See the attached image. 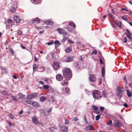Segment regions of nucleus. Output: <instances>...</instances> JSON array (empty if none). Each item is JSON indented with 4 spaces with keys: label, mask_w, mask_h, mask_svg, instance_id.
Returning <instances> with one entry per match:
<instances>
[{
    "label": "nucleus",
    "mask_w": 132,
    "mask_h": 132,
    "mask_svg": "<svg viewBox=\"0 0 132 132\" xmlns=\"http://www.w3.org/2000/svg\"><path fill=\"white\" fill-rule=\"evenodd\" d=\"M63 75L66 80H70L72 77V72L69 68H65L62 70Z\"/></svg>",
    "instance_id": "f257e3e1"
},
{
    "label": "nucleus",
    "mask_w": 132,
    "mask_h": 132,
    "mask_svg": "<svg viewBox=\"0 0 132 132\" xmlns=\"http://www.w3.org/2000/svg\"><path fill=\"white\" fill-rule=\"evenodd\" d=\"M101 92L98 90H95L92 92L93 97L95 99H98L101 98L102 96Z\"/></svg>",
    "instance_id": "f03ea898"
},
{
    "label": "nucleus",
    "mask_w": 132,
    "mask_h": 132,
    "mask_svg": "<svg viewBox=\"0 0 132 132\" xmlns=\"http://www.w3.org/2000/svg\"><path fill=\"white\" fill-rule=\"evenodd\" d=\"M114 126L118 128H120L122 125L121 122L118 120L116 119L114 120Z\"/></svg>",
    "instance_id": "7ed1b4c3"
},
{
    "label": "nucleus",
    "mask_w": 132,
    "mask_h": 132,
    "mask_svg": "<svg viewBox=\"0 0 132 132\" xmlns=\"http://www.w3.org/2000/svg\"><path fill=\"white\" fill-rule=\"evenodd\" d=\"M116 93L117 96L120 98L122 96L123 93L121 88L119 87L117 88Z\"/></svg>",
    "instance_id": "20e7f679"
},
{
    "label": "nucleus",
    "mask_w": 132,
    "mask_h": 132,
    "mask_svg": "<svg viewBox=\"0 0 132 132\" xmlns=\"http://www.w3.org/2000/svg\"><path fill=\"white\" fill-rule=\"evenodd\" d=\"M38 94L37 93L29 94L27 95V98L28 99H31L34 98L37 96Z\"/></svg>",
    "instance_id": "39448f33"
},
{
    "label": "nucleus",
    "mask_w": 132,
    "mask_h": 132,
    "mask_svg": "<svg viewBox=\"0 0 132 132\" xmlns=\"http://www.w3.org/2000/svg\"><path fill=\"white\" fill-rule=\"evenodd\" d=\"M53 69L54 70H57L60 67V65L58 62L54 61L53 63Z\"/></svg>",
    "instance_id": "423d86ee"
},
{
    "label": "nucleus",
    "mask_w": 132,
    "mask_h": 132,
    "mask_svg": "<svg viewBox=\"0 0 132 132\" xmlns=\"http://www.w3.org/2000/svg\"><path fill=\"white\" fill-rule=\"evenodd\" d=\"M96 77L93 74L91 75L89 77V80L91 82H94L96 80Z\"/></svg>",
    "instance_id": "0eeeda50"
},
{
    "label": "nucleus",
    "mask_w": 132,
    "mask_h": 132,
    "mask_svg": "<svg viewBox=\"0 0 132 132\" xmlns=\"http://www.w3.org/2000/svg\"><path fill=\"white\" fill-rule=\"evenodd\" d=\"M57 30L60 34H62L64 35H66L67 32L64 29L62 28H57Z\"/></svg>",
    "instance_id": "6e6552de"
},
{
    "label": "nucleus",
    "mask_w": 132,
    "mask_h": 132,
    "mask_svg": "<svg viewBox=\"0 0 132 132\" xmlns=\"http://www.w3.org/2000/svg\"><path fill=\"white\" fill-rule=\"evenodd\" d=\"M56 78L57 80L61 81L63 79V77L61 74H58L56 76Z\"/></svg>",
    "instance_id": "1a4fd4ad"
},
{
    "label": "nucleus",
    "mask_w": 132,
    "mask_h": 132,
    "mask_svg": "<svg viewBox=\"0 0 132 132\" xmlns=\"http://www.w3.org/2000/svg\"><path fill=\"white\" fill-rule=\"evenodd\" d=\"M61 130L62 132H68V129L66 126H62L61 127Z\"/></svg>",
    "instance_id": "9d476101"
},
{
    "label": "nucleus",
    "mask_w": 132,
    "mask_h": 132,
    "mask_svg": "<svg viewBox=\"0 0 132 132\" xmlns=\"http://www.w3.org/2000/svg\"><path fill=\"white\" fill-rule=\"evenodd\" d=\"M14 19L16 22L19 23L21 21L20 18L18 16H15L14 17Z\"/></svg>",
    "instance_id": "9b49d317"
},
{
    "label": "nucleus",
    "mask_w": 132,
    "mask_h": 132,
    "mask_svg": "<svg viewBox=\"0 0 132 132\" xmlns=\"http://www.w3.org/2000/svg\"><path fill=\"white\" fill-rule=\"evenodd\" d=\"M31 105H32L34 106L36 108H38L39 106V104L36 102L32 101Z\"/></svg>",
    "instance_id": "f8f14e48"
},
{
    "label": "nucleus",
    "mask_w": 132,
    "mask_h": 132,
    "mask_svg": "<svg viewBox=\"0 0 132 132\" xmlns=\"http://www.w3.org/2000/svg\"><path fill=\"white\" fill-rule=\"evenodd\" d=\"M33 122L36 124H38V122L37 118L35 116H34L32 118Z\"/></svg>",
    "instance_id": "ddd939ff"
},
{
    "label": "nucleus",
    "mask_w": 132,
    "mask_h": 132,
    "mask_svg": "<svg viewBox=\"0 0 132 132\" xmlns=\"http://www.w3.org/2000/svg\"><path fill=\"white\" fill-rule=\"evenodd\" d=\"M38 19V18H36V19H33L32 21V23H40V21L39 20L37 19Z\"/></svg>",
    "instance_id": "4468645a"
},
{
    "label": "nucleus",
    "mask_w": 132,
    "mask_h": 132,
    "mask_svg": "<svg viewBox=\"0 0 132 132\" xmlns=\"http://www.w3.org/2000/svg\"><path fill=\"white\" fill-rule=\"evenodd\" d=\"M72 47L71 46H69L67 47L65 49V51L66 52L69 53L72 51Z\"/></svg>",
    "instance_id": "2eb2a0df"
},
{
    "label": "nucleus",
    "mask_w": 132,
    "mask_h": 132,
    "mask_svg": "<svg viewBox=\"0 0 132 132\" xmlns=\"http://www.w3.org/2000/svg\"><path fill=\"white\" fill-rule=\"evenodd\" d=\"M73 58V57L71 56H68L67 57L66 60L68 62H70L72 61Z\"/></svg>",
    "instance_id": "dca6fc26"
},
{
    "label": "nucleus",
    "mask_w": 132,
    "mask_h": 132,
    "mask_svg": "<svg viewBox=\"0 0 132 132\" xmlns=\"http://www.w3.org/2000/svg\"><path fill=\"white\" fill-rule=\"evenodd\" d=\"M15 11L16 9L14 5H13L10 10V11L12 13L14 12Z\"/></svg>",
    "instance_id": "f3484780"
},
{
    "label": "nucleus",
    "mask_w": 132,
    "mask_h": 132,
    "mask_svg": "<svg viewBox=\"0 0 132 132\" xmlns=\"http://www.w3.org/2000/svg\"><path fill=\"white\" fill-rule=\"evenodd\" d=\"M61 84L63 86H67L68 85V82L64 80L61 83Z\"/></svg>",
    "instance_id": "a211bd4d"
},
{
    "label": "nucleus",
    "mask_w": 132,
    "mask_h": 132,
    "mask_svg": "<svg viewBox=\"0 0 132 132\" xmlns=\"http://www.w3.org/2000/svg\"><path fill=\"white\" fill-rule=\"evenodd\" d=\"M1 94L3 95H8V92L6 90L4 89L2 91Z\"/></svg>",
    "instance_id": "6ab92c4d"
},
{
    "label": "nucleus",
    "mask_w": 132,
    "mask_h": 132,
    "mask_svg": "<svg viewBox=\"0 0 132 132\" xmlns=\"http://www.w3.org/2000/svg\"><path fill=\"white\" fill-rule=\"evenodd\" d=\"M11 97L12 100L14 101H18L16 96H15L13 95H11Z\"/></svg>",
    "instance_id": "aec40b11"
},
{
    "label": "nucleus",
    "mask_w": 132,
    "mask_h": 132,
    "mask_svg": "<svg viewBox=\"0 0 132 132\" xmlns=\"http://www.w3.org/2000/svg\"><path fill=\"white\" fill-rule=\"evenodd\" d=\"M18 95L19 96L20 98L21 99H23L25 97V95L21 93H19Z\"/></svg>",
    "instance_id": "412c9836"
},
{
    "label": "nucleus",
    "mask_w": 132,
    "mask_h": 132,
    "mask_svg": "<svg viewBox=\"0 0 132 132\" xmlns=\"http://www.w3.org/2000/svg\"><path fill=\"white\" fill-rule=\"evenodd\" d=\"M44 80L48 84H51L52 82L51 80L50 79L45 78H44Z\"/></svg>",
    "instance_id": "4be33fe9"
},
{
    "label": "nucleus",
    "mask_w": 132,
    "mask_h": 132,
    "mask_svg": "<svg viewBox=\"0 0 132 132\" xmlns=\"http://www.w3.org/2000/svg\"><path fill=\"white\" fill-rule=\"evenodd\" d=\"M62 90L63 91H65V93H67L70 90L69 88L68 87L66 88H63L62 89Z\"/></svg>",
    "instance_id": "5701e85b"
},
{
    "label": "nucleus",
    "mask_w": 132,
    "mask_h": 132,
    "mask_svg": "<svg viewBox=\"0 0 132 132\" xmlns=\"http://www.w3.org/2000/svg\"><path fill=\"white\" fill-rule=\"evenodd\" d=\"M87 129L89 130H93L94 129L92 125H89L87 127Z\"/></svg>",
    "instance_id": "b1692460"
},
{
    "label": "nucleus",
    "mask_w": 132,
    "mask_h": 132,
    "mask_svg": "<svg viewBox=\"0 0 132 132\" xmlns=\"http://www.w3.org/2000/svg\"><path fill=\"white\" fill-rule=\"evenodd\" d=\"M70 26L75 28L76 27V26L75 24L73 23V22L71 21L68 24Z\"/></svg>",
    "instance_id": "393cba45"
},
{
    "label": "nucleus",
    "mask_w": 132,
    "mask_h": 132,
    "mask_svg": "<svg viewBox=\"0 0 132 132\" xmlns=\"http://www.w3.org/2000/svg\"><path fill=\"white\" fill-rule=\"evenodd\" d=\"M45 23L47 25H52L53 24V22L51 21H46Z\"/></svg>",
    "instance_id": "a878e982"
},
{
    "label": "nucleus",
    "mask_w": 132,
    "mask_h": 132,
    "mask_svg": "<svg viewBox=\"0 0 132 132\" xmlns=\"http://www.w3.org/2000/svg\"><path fill=\"white\" fill-rule=\"evenodd\" d=\"M13 23H10L9 24H7L6 23V28L7 29H9L10 27H12L13 25Z\"/></svg>",
    "instance_id": "bb28decb"
},
{
    "label": "nucleus",
    "mask_w": 132,
    "mask_h": 132,
    "mask_svg": "<svg viewBox=\"0 0 132 132\" xmlns=\"http://www.w3.org/2000/svg\"><path fill=\"white\" fill-rule=\"evenodd\" d=\"M105 70L104 68L103 67H102L101 69V74L102 76L103 77H104L105 75Z\"/></svg>",
    "instance_id": "cd10ccee"
},
{
    "label": "nucleus",
    "mask_w": 132,
    "mask_h": 132,
    "mask_svg": "<svg viewBox=\"0 0 132 132\" xmlns=\"http://www.w3.org/2000/svg\"><path fill=\"white\" fill-rule=\"evenodd\" d=\"M86 56L85 55L80 56L79 57V59L80 60L82 61L84 60L85 57H86Z\"/></svg>",
    "instance_id": "c85d7f7f"
},
{
    "label": "nucleus",
    "mask_w": 132,
    "mask_h": 132,
    "mask_svg": "<svg viewBox=\"0 0 132 132\" xmlns=\"http://www.w3.org/2000/svg\"><path fill=\"white\" fill-rule=\"evenodd\" d=\"M126 91L127 96L129 97H131V92H130L129 90H127Z\"/></svg>",
    "instance_id": "c756f323"
},
{
    "label": "nucleus",
    "mask_w": 132,
    "mask_h": 132,
    "mask_svg": "<svg viewBox=\"0 0 132 132\" xmlns=\"http://www.w3.org/2000/svg\"><path fill=\"white\" fill-rule=\"evenodd\" d=\"M107 92V91L106 90H104L103 91L102 94L104 97H106L107 96V94L106 93Z\"/></svg>",
    "instance_id": "7c9ffc66"
},
{
    "label": "nucleus",
    "mask_w": 132,
    "mask_h": 132,
    "mask_svg": "<svg viewBox=\"0 0 132 132\" xmlns=\"http://www.w3.org/2000/svg\"><path fill=\"white\" fill-rule=\"evenodd\" d=\"M116 24L118 26L120 27L121 26V23L120 21H116Z\"/></svg>",
    "instance_id": "2f4dec72"
},
{
    "label": "nucleus",
    "mask_w": 132,
    "mask_h": 132,
    "mask_svg": "<svg viewBox=\"0 0 132 132\" xmlns=\"http://www.w3.org/2000/svg\"><path fill=\"white\" fill-rule=\"evenodd\" d=\"M45 98L43 96L41 97L40 98V100L41 102L44 101L45 100Z\"/></svg>",
    "instance_id": "473e14b6"
},
{
    "label": "nucleus",
    "mask_w": 132,
    "mask_h": 132,
    "mask_svg": "<svg viewBox=\"0 0 132 132\" xmlns=\"http://www.w3.org/2000/svg\"><path fill=\"white\" fill-rule=\"evenodd\" d=\"M48 89V92L50 93H52L54 92L53 89L51 87L49 88Z\"/></svg>",
    "instance_id": "72a5a7b5"
},
{
    "label": "nucleus",
    "mask_w": 132,
    "mask_h": 132,
    "mask_svg": "<svg viewBox=\"0 0 132 132\" xmlns=\"http://www.w3.org/2000/svg\"><path fill=\"white\" fill-rule=\"evenodd\" d=\"M85 91L86 93L88 95H89L91 94V92L89 91V90L85 89Z\"/></svg>",
    "instance_id": "f704fd0d"
},
{
    "label": "nucleus",
    "mask_w": 132,
    "mask_h": 132,
    "mask_svg": "<svg viewBox=\"0 0 132 132\" xmlns=\"http://www.w3.org/2000/svg\"><path fill=\"white\" fill-rule=\"evenodd\" d=\"M126 34L127 36V37L129 38V39L131 41H132V38L130 36V35L129 34H128L127 33H126Z\"/></svg>",
    "instance_id": "c9c22d12"
},
{
    "label": "nucleus",
    "mask_w": 132,
    "mask_h": 132,
    "mask_svg": "<svg viewBox=\"0 0 132 132\" xmlns=\"http://www.w3.org/2000/svg\"><path fill=\"white\" fill-rule=\"evenodd\" d=\"M68 39V38L67 37H64L63 39L62 40V43L64 42L65 41L67 40Z\"/></svg>",
    "instance_id": "e433bc0d"
},
{
    "label": "nucleus",
    "mask_w": 132,
    "mask_h": 132,
    "mask_svg": "<svg viewBox=\"0 0 132 132\" xmlns=\"http://www.w3.org/2000/svg\"><path fill=\"white\" fill-rule=\"evenodd\" d=\"M9 52L11 54H13L14 53L13 50L11 48L9 49Z\"/></svg>",
    "instance_id": "4c0bfd02"
},
{
    "label": "nucleus",
    "mask_w": 132,
    "mask_h": 132,
    "mask_svg": "<svg viewBox=\"0 0 132 132\" xmlns=\"http://www.w3.org/2000/svg\"><path fill=\"white\" fill-rule=\"evenodd\" d=\"M32 101V100H27L25 102L26 103L31 104V103Z\"/></svg>",
    "instance_id": "58836bf2"
},
{
    "label": "nucleus",
    "mask_w": 132,
    "mask_h": 132,
    "mask_svg": "<svg viewBox=\"0 0 132 132\" xmlns=\"http://www.w3.org/2000/svg\"><path fill=\"white\" fill-rule=\"evenodd\" d=\"M112 121L111 120H110L109 122H107V124L109 126H112Z\"/></svg>",
    "instance_id": "ea45409f"
},
{
    "label": "nucleus",
    "mask_w": 132,
    "mask_h": 132,
    "mask_svg": "<svg viewBox=\"0 0 132 132\" xmlns=\"http://www.w3.org/2000/svg\"><path fill=\"white\" fill-rule=\"evenodd\" d=\"M33 71H36L37 69V66L36 64H34L33 66Z\"/></svg>",
    "instance_id": "a19ab883"
},
{
    "label": "nucleus",
    "mask_w": 132,
    "mask_h": 132,
    "mask_svg": "<svg viewBox=\"0 0 132 132\" xmlns=\"http://www.w3.org/2000/svg\"><path fill=\"white\" fill-rule=\"evenodd\" d=\"M92 107L93 110H98V108L94 105L92 106Z\"/></svg>",
    "instance_id": "79ce46f5"
},
{
    "label": "nucleus",
    "mask_w": 132,
    "mask_h": 132,
    "mask_svg": "<svg viewBox=\"0 0 132 132\" xmlns=\"http://www.w3.org/2000/svg\"><path fill=\"white\" fill-rule=\"evenodd\" d=\"M7 22L8 24L11 23H12V20L11 19H9L7 20ZM14 22L12 23H14Z\"/></svg>",
    "instance_id": "37998d69"
},
{
    "label": "nucleus",
    "mask_w": 132,
    "mask_h": 132,
    "mask_svg": "<svg viewBox=\"0 0 132 132\" xmlns=\"http://www.w3.org/2000/svg\"><path fill=\"white\" fill-rule=\"evenodd\" d=\"M9 117H10L11 119H13L14 118V117L13 116V115L11 114H9Z\"/></svg>",
    "instance_id": "c03bdc74"
},
{
    "label": "nucleus",
    "mask_w": 132,
    "mask_h": 132,
    "mask_svg": "<svg viewBox=\"0 0 132 132\" xmlns=\"http://www.w3.org/2000/svg\"><path fill=\"white\" fill-rule=\"evenodd\" d=\"M108 15L110 16L111 18H112V19H114L113 17V15L111 13H108Z\"/></svg>",
    "instance_id": "a18cd8bd"
},
{
    "label": "nucleus",
    "mask_w": 132,
    "mask_h": 132,
    "mask_svg": "<svg viewBox=\"0 0 132 132\" xmlns=\"http://www.w3.org/2000/svg\"><path fill=\"white\" fill-rule=\"evenodd\" d=\"M54 43V41H52L51 42H48L47 43V44L48 45H51L53 44Z\"/></svg>",
    "instance_id": "49530a36"
},
{
    "label": "nucleus",
    "mask_w": 132,
    "mask_h": 132,
    "mask_svg": "<svg viewBox=\"0 0 132 132\" xmlns=\"http://www.w3.org/2000/svg\"><path fill=\"white\" fill-rule=\"evenodd\" d=\"M84 120L86 122V123H88V122L87 121L86 118V114L84 115Z\"/></svg>",
    "instance_id": "de8ad7c7"
},
{
    "label": "nucleus",
    "mask_w": 132,
    "mask_h": 132,
    "mask_svg": "<svg viewBox=\"0 0 132 132\" xmlns=\"http://www.w3.org/2000/svg\"><path fill=\"white\" fill-rule=\"evenodd\" d=\"M100 115H99L95 117L96 120L97 121L100 118Z\"/></svg>",
    "instance_id": "09e8293b"
},
{
    "label": "nucleus",
    "mask_w": 132,
    "mask_h": 132,
    "mask_svg": "<svg viewBox=\"0 0 132 132\" xmlns=\"http://www.w3.org/2000/svg\"><path fill=\"white\" fill-rule=\"evenodd\" d=\"M67 29L70 32H71L73 31V29L72 28H71L70 27H67Z\"/></svg>",
    "instance_id": "8fccbe9b"
},
{
    "label": "nucleus",
    "mask_w": 132,
    "mask_h": 132,
    "mask_svg": "<svg viewBox=\"0 0 132 132\" xmlns=\"http://www.w3.org/2000/svg\"><path fill=\"white\" fill-rule=\"evenodd\" d=\"M2 70V72H4L5 73H6L7 72V70L6 69L3 68Z\"/></svg>",
    "instance_id": "3c124183"
},
{
    "label": "nucleus",
    "mask_w": 132,
    "mask_h": 132,
    "mask_svg": "<svg viewBox=\"0 0 132 132\" xmlns=\"http://www.w3.org/2000/svg\"><path fill=\"white\" fill-rule=\"evenodd\" d=\"M125 21H127V18L125 16H122L121 17Z\"/></svg>",
    "instance_id": "603ef678"
},
{
    "label": "nucleus",
    "mask_w": 132,
    "mask_h": 132,
    "mask_svg": "<svg viewBox=\"0 0 132 132\" xmlns=\"http://www.w3.org/2000/svg\"><path fill=\"white\" fill-rule=\"evenodd\" d=\"M54 44H58L59 45H60V43L59 41L57 40H55L54 42Z\"/></svg>",
    "instance_id": "864d4df0"
},
{
    "label": "nucleus",
    "mask_w": 132,
    "mask_h": 132,
    "mask_svg": "<svg viewBox=\"0 0 132 132\" xmlns=\"http://www.w3.org/2000/svg\"><path fill=\"white\" fill-rule=\"evenodd\" d=\"M40 68L41 69V70H40V71L39 70V71H40V72L44 71L45 70V69L42 66H41L40 67Z\"/></svg>",
    "instance_id": "5fc2aeb1"
},
{
    "label": "nucleus",
    "mask_w": 132,
    "mask_h": 132,
    "mask_svg": "<svg viewBox=\"0 0 132 132\" xmlns=\"http://www.w3.org/2000/svg\"><path fill=\"white\" fill-rule=\"evenodd\" d=\"M43 87H44V88L45 89H48V88H49V86H48L47 85H44L43 86Z\"/></svg>",
    "instance_id": "6e6d98bb"
},
{
    "label": "nucleus",
    "mask_w": 132,
    "mask_h": 132,
    "mask_svg": "<svg viewBox=\"0 0 132 132\" xmlns=\"http://www.w3.org/2000/svg\"><path fill=\"white\" fill-rule=\"evenodd\" d=\"M124 40L123 41V42L124 43H126L127 42V38L126 37H125L124 38Z\"/></svg>",
    "instance_id": "4d7b16f0"
},
{
    "label": "nucleus",
    "mask_w": 132,
    "mask_h": 132,
    "mask_svg": "<svg viewBox=\"0 0 132 132\" xmlns=\"http://www.w3.org/2000/svg\"><path fill=\"white\" fill-rule=\"evenodd\" d=\"M69 123V121L67 119H65V125H67Z\"/></svg>",
    "instance_id": "13d9d810"
},
{
    "label": "nucleus",
    "mask_w": 132,
    "mask_h": 132,
    "mask_svg": "<svg viewBox=\"0 0 132 132\" xmlns=\"http://www.w3.org/2000/svg\"><path fill=\"white\" fill-rule=\"evenodd\" d=\"M22 30H19L18 32V34L19 35H21L22 34Z\"/></svg>",
    "instance_id": "bf43d9fd"
},
{
    "label": "nucleus",
    "mask_w": 132,
    "mask_h": 132,
    "mask_svg": "<svg viewBox=\"0 0 132 132\" xmlns=\"http://www.w3.org/2000/svg\"><path fill=\"white\" fill-rule=\"evenodd\" d=\"M51 55H52V58H55V59L56 58V56H55V54H54L53 53H52L51 54Z\"/></svg>",
    "instance_id": "052dcab7"
},
{
    "label": "nucleus",
    "mask_w": 132,
    "mask_h": 132,
    "mask_svg": "<svg viewBox=\"0 0 132 132\" xmlns=\"http://www.w3.org/2000/svg\"><path fill=\"white\" fill-rule=\"evenodd\" d=\"M50 98L51 99H52V102H54L55 101V100L54 99V97L53 96H51Z\"/></svg>",
    "instance_id": "680f3d73"
},
{
    "label": "nucleus",
    "mask_w": 132,
    "mask_h": 132,
    "mask_svg": "<svg viewBox=\"0 0 132 132\" xmlns=\"http://www.w3.org/2000/svg\"><path fill=\"white\" fill-rule=\"evenodd\" d=\"M9 125L10 126H12L13 127H14L15 126L11 122H9Z\"/></svg>",
    "instance_id": "e2e57ef3"
},
{
    "label": "nucleus",
    "mask_w": 132,
    "mask_h": 132,
    "mask_svg": "<svg viewBox=\"0 0 132 132\" xmlns=\"http://www.w3.org/2000/svg\"><path fill=\"white\" fill-rule=\"evenodd\" d=\"M33 2L32 1V2L35 4H37V1L38 0H32Z\"/></svg>",
    "instance_id": "0e129e2a"
},
{
    "label": "nucleus",
    "mask_w": 132,
    "mask_h": 132,
    "mask_svg": "<svg viewBox=\"0 0 132 132\" xmlns=\"http://www.w3.org/2000/svg\"><path fill=\"white\" fill-rule=\"evenodd\" d=\"M98 80L99 81V82L101 84L102 83V79L101 78H100L98 79Z\"/></svg>",
    "instance_id": "69168bd1"
},
{
    "label": "nucleus",
    "mask_w": 132,
    "mask_h": 132,
    "mask_svg": "<svg viewBox=\"0 0 132 132\" xmlns=\"http://www.w3.org/2000/svg\"><path fill=\"white\" fill-rule=\"evenodd\" d=\"M97 53V51L96 50H94L93 51L92 54H96Z\"/></svg>",
    "instance_id": "338daca9"
},
{
    "label": "nucleus",
    "mask_w": 132,
    "mask_h": 132,
    "mask_svg": "<svg viewBox=\"0 0 132 132\" xmlns=\"http://www.w3.org/2000/svg\"><path fill=\"white\" fill-rule=\"evenodd\" d=\"M73 120L75 121H77L78 120V119L77 117L74 118H73Z\"/></svg>",
    "instance_id": "774afa93"
}]
</instances>
